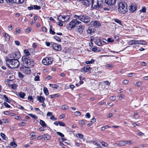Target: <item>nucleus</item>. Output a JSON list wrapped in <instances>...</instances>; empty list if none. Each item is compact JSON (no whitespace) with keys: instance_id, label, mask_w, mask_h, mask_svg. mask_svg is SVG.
<instances>
[{"instance_id":"8","label":"nucleus","mask_w":148,"mask_h":148,"mask_svg":"<svg viewBox=\"0 0 148 148\" xmlns=\"http://www.w3.org/2000/svg\"><path fill=\"white\" fill-rule=\"evenodd\" d=\"M22 64L25 66H21L20 68V71L24 73L27 74H30L31 72L30 67H32L33 66H29L30 65L23 64V62H22Z\"/></svg>"},{"instance_id":"18","label":"nucleus","mask_w":148,"mask_h":148,"mask_svg":"<svg viewBox=\"0 0 148 148\" xmlns=\"http://www.w3.org/2000/svg\"><path fill=\"white\" fill-rule=\"evenodd\" d=\"M90 0H84L82 1V3L84 5L88 6L90 4Z\"/></svg>"},{"instance_id":"53","label":"nucleus","mask_w":148,"mask_h":148,"mask_svg":"<svg viewBox=\"0 0 148 148\" xmlns=\"http://www.w3.org/2000/svg\"><path fill=\"white\" fill-rule=\"evenodd\" d=\"M81 71L82 72H84L85 73L87 72L88 71H86V68L85 67L82 68L81 69Z\"/></svg>"},{"instance_id":"45","label":"nucleus","mask_w":148,"mask_h":148,"mask_svg":"<svg viewBox=\"0 0 148 148\" xmlns=\"http://www.w3.org/2000/svg\"><path fill=\"white\" fill-rule=\"evenodd\" d=\"M146 8L145 7H142V9L140 11V12H146Z\"/></svg>"},{"instance_id":"54","label":"nucleus","mask_w":148,"mask_h":148,"mask_svg":"<svg viewBox=\"0 0 148 148\" xmlns=\"http://www.w3.org/2000/svg\"><path fill=\"white\" fill-rule=\"evenodd\" d=\"M34 80L36 81H39L40 80V77L38 75H37L34 78Z\"/></svg>"},{"instance_id":"36","label":"nucleus","mask_w":148,"mask_h":148,"mask_svg":"<svg viewBox=\"0 0 148 148\" xmlns=\"http://www.w3.org/2000/svg\"><path fill=\"white\" fill-rule=\"evenodd\" d=\"M12 82V80L7 79L5 81V83L7 85H10V82Z\"/></svg>"},{"instance_id":"2","label":"nucleus","mask_w":148,"mask_h":148,"mask_svg":"<svg viewBox=\"0 0 148 148\" xmlns=\"http://www.w3.org/2000/svg\"><path fill=\"white\" fill-rule=\"evenodd\" d=\"M6 65L11 69H15L18 68L20 63L18 60L9 59L6 61Z\"/></svg>"},{"instance_id":"24","label":"nucleus","mask_w":148,"mask_h":148,"mask_svg":"<svg viewBox=\"0 0 148 148\" xmlns=\"http://www.w3.org/2000/svg\"><path fill=\"white\" fill-rule=\"evenodd\" d=\"M60 96V95L58 94H55L54 95H50L49 96V98H53L55 97H58Z\"/></svg>"},{"instance_id":"27","label":"nucleus","mask_w":148,"mask_h":148,"mask_svg":"<svg viewBox=\"0 0 148 148\" xmlns=\"http://www.w3.org/2000/svg\"><path fill=\"white\" fill-rule=\"evenodd\" d=\"M40 123L43 127H45L47 126V125L45 121L42 120H40Z\"/></svg>"},{"instance_id":"41","label":"nucleus","mask_w":148,"mask_h":148,"mask_svg":"<svg viewBox=\"0 0 148 148\" xmlns=\"http://www.w3.org/2000/svg\"><path fill=\"white\" fill-rule=\"evenodd\" d=\"M31 30V29L30 27H28L25 30V32L26 33H29Z\"/></svg>"},{"instance_id":"57","label":"nucleus","mask_w":148,"mask_h":148,"mask_svg":"<svg viewBox=\"0 0 148 148\" xmlns=\"http://www.w3.org/2000/svg\"><path fill=\"white\" fill-rule=\"evenodd\" d=\"M50 119L52 120L55 121L57 120V118L55 117L54 116L52 115L50 117Z\"/></svg>"},{"instance_id":"50","label":"nucleus","mask_w":148,"mask_h":148,"mask_svg":"<svg viewBox=\"0 0 148 148\" xmlns=\"http://www.w3.org/2000/svg\"><path fill=\"white\" fill-rule=\"evenodd\" d=\"M21 32V30L20 29H19L18 30H16L14 32V34L15 35L17 34H18L20 33Z\"/></svg>"},{"instance_id":"7","label":"nucleus","mask_w":148,"mask_h":148,"mask_svg":"<svg viewBox=\"0 0 148 148\" xmlns=\"http://www.w3.org/2000/svg\"><path fill=\"white\" fill-rule=\"evenodd\" d=\"M116 1V0H105L106 5H103V10H110V6L114 5Z\"/></svg>"},{"instance_id":"12","label":"nucleus","mask_w":148,"mask_h":148,"mask_svg":"<svg viewBox=\"0 0 148 148\" xmlns=\"http://www.w3.org/2000/svg\"><path fill=\"white\" fill-rule=\"evenodd\" d=\"M119 141V146H123L126 144L130 145L132 143L131 140H120Z\"/></svg>"},{"instance_id":"61","label":"nucleus","mask_w":148,"mask_h":148,"mask_svg":"<svg viewBox=\"0 0 148 148\" xmlns=\"http://www.w3.org/2000/svg\"><path fill=\"white\" fill-rule=\"evenodd\" d=\"M42 31L44 32H47V28L45 27H43L42 28Z\"/></svg>"},{"instance_id":"26","label":"nucleus","mask_w":148,"mask_h":148,"mask_svg":"<svg viewBox=\"0 0 148 148\" xmlns=\"http://www.w3.org/2000/svg\"><path fill=\"white\" fill-rule=\"evenodd\" d=\"M49 85L52 88H55L56 89H57L59 86V85H58L56 84H49Z\"/></svg>"},{"instance_id":"19","label":"nucleus","mask_w":148,"mask_h":148,"mask_svg":"<svg viewBox=\"0 0 148 148\" xmlns=\"http://www.w3.org/2000/svg\"><path fill=\"white\" fill-rule=\"evenodd\" d=\"M17 95L22 99H24L25 94L24 92H21Z\"/></svg>"},{"instance_id":"22","label":"nucleus","mask_w":148,"mask_h":148,"mask_svg":"<svg viewBox=\"0 0 148 148\" xmlns=\"http://www.w3.org/2000/svg\"><path fill=\"white\" fill-rule=\"evenodd\" d=\"M128 43L129 45H132L137 44V40H130L128 42Z\"/></svg>"},{"instance_id":"11","label":"nucleus","mask_w":148,"mask_h":148,"mask_svg":"<svg viewBox=\"0 0 148 148\" xmlns=\"http://www.w3.org/2000/svg\"><path fill=\"white\" fill-rule=\"evenodd\" d=\"M70 18V16L69 15L62 16H59L58 18V19L60 22H67L69 20Z\"/></svg>"},{"instance_id":"34","label":"nucleus","mask_w":148,"mask_h":148,"mask_svg":"<svg viewBox=\"0 0 148 148\" xmlns=\"http://www.w3.org/2000/svg\"><path fill=\"white\" fill-rule=\"evenodd\" d=\"M52 25L50 26L49 32L50 34H55V32L52 30Z\"/></svg>"},{"instance_id":"23","label":"nucleus","mask_w":148,"mask_h":148,"mask_svg":"<svg viewBox=\"0 0 148 148\" xmlns=\"http://www.w3.org/2000/svg\"><path fill=\"white\" fill-rule=\"evenodd\" d=\"M147 43L145 41L137 40V44L143 45H145L147 44Z\"/></svg>"},{"instance_id":"14","label":"nucleus","mask_w":148,"mask_h":148,"mask_svg":"<svg viewBox=\"0 0 148 148\" xmlns=\"http://www.w3.org/2000/svg\"><path fill=\"white\" fill-rule=\"evenodd\" d=\"M91 25H92L95 27H97L100 26L101 24L100 23L97 21H92L90 22Z\"/></svg>"},{"instance_id":"46","label":"nucleus","mask_w":148,"mask_h":148,"mask_svg":"<svg viewBox=\"0 0 148 148\" xmlns=\"http://www.w3.org/2000/svg\"><path fill=\"white\" fill-rule=\"evenodd\" d=\"M106 102H104L103 101H101L100 102H99L98 103V105H99V106H100V105H103V104H104V105H106Z\"/></svg>"},{"instance_id":"62","label":"nucleus","mask_w":148,"mask_h":148,"mask_svg":"<svg viewBox=\"0 0 148 148\" xmlns=\"http://www.w3.org/2000/svg\"><path fill=\"white\" fill-rule=\"evenodd\" d=\"M85 68H86V71H88L90 68V66L89 65H87Z\"/></svg>"},{"instance_id":"9","label":"nucleus","mask_w":148,"mask_h":148,"mask_svg":"<svg viewBox=\"0 0 148 148\" xmlns=\"http://www.w3.org/2000/svg\"><path fill=\"white\" fill-rule=\"evenodd\" d=\"M53 61V58L52 57H47L42 60V63L45 65H49L51 64Z\"/></svg>"},{"instance_id":"29","label":"nucleus","mask_w":148,"mask_h":148,"mask_svg":"<svg viewBox=\"0 0 148 148\" xmlns=\"http://www.w3.org/2000/svg\"><path fill=\"white\" fill-rule=\"evenodd\" d=\"M43 91L44 93L46 95H49V93L47 88L45 87L43 88Z\"/></svg>"},{"instance_id":"59","label":"nucleus","mask_w":148,"mask_h":148,"mask_svg":"<svg viewBox=\"0 0 148 148\" xmlns=\"http://www.w3.org/2000/svg\"><path fill=\"white\" fill-rule=\"evenodd\" d=\"M108 41L109 42H112L114 41V40L111 38H109L108 39Z\"/></svg>"},{"instance_id":"63","label":"nucleus","mask_w":148,"mask_h":148,"mask_svg":"<svg viewBox=\"0 0 148 148\" xmlns=\"http://www.w3.org/2000/svg\"><path fill=\"white\" fill-rule=\"evenodd\" d=\"M65 117V115L64 114L61 115L59 116V118L60 119H62L64 118Z\"/></svg>"},{"instance_id":"52","label":"nucleus","mask_w":148,"mask_h":148,"mask_svg":"<svg viewBox=\"0 0 148 148\" xmlns=\"http://www.w3.org/2000/svg\"><path fill=\"white\" fill-rule=\"evenodd\" d=\"M85 117L86 118H90V115L89 113H86L85 115Z\"/></svg>"},{"instance_id":"28","label":"nucleus","mask_w":148,"mask_h":148,"mask_svg":"<svg viewBox=\"0 0 148 148\" xmlns=\"http://www.w3.org/2000/svg\"><path fill=\"white\" fill-rule=\"evenodd\" d=\"M43 137L46 140H49L51 138L50 136L47 134H44L43 135Z\"/></svg>"},{"instance_id":"37","label":"nucleus","mask_w":148,"mask_h":148,"mask_svg":"<svg viewBox=\"0 0 148 148\" xmlns=\"http://www.w3.org/2000/svg\"><path fill=\"white\" fill-rule=\"evenodd\" d=\"M68 108V106L66 105H62L61 106V109L63 110H65Z\"/></svg>"},{"instance_id":"33","label":"nucleus","mask_w":148,"mask_h":148,"mask_svg":"<svg viewBox=\"0 0 148 148\" xmlns=\"http://www.w3.org/2000/svg\"><path fill=\"white\" fill-rule=\"evenodd\" d=\"M18 86V85L16 84H14L10 85V87L14 89H16Z\"/></svg>"},{"instance_id":"1","label":"nucleus","mask_w":148,"mask_h":148,"mask_svg":"<svg viewBox=\"0 0 148 148\" xmlns=\"http://www.w3.org/2000/svg\"><path fill=\"white\" fill-rule=\"evenodd\" d=\"M24 52L25 54V56L22 57V61L23 63L30 65L29 66H33L34 65V61L32 59L27 58V56L30 55L29 51L27 49H25L24 50Z\"/></svg>"},{"instance_id":"44","label":"nucleus","mask_w":148,"mask_h":148,"mask_svg":"<svg viewBox=\"0 0 148 148\" xmlns=\"http://www.w3.org/2000/svg\"><path fill=\"white\" fill-rule=\"evenodd\" d=\"M18 76L19 78H23L24 77L23 75L20 72H18Z\"/></svg>"},{"instance_id":"49","label":"nucleus","mask_w":148,"mask_h":148,"mask_svg":"<svg viewBox=\"0 0 148 148\" xmlns=\"http://www.w3.org/2000/svg\"><path fill=\"white\" fill-rule=\"evenodd\" d=\"M1 136L3 138V139L5 140L6 137L5 135L3 133H1Z\"/></svg>"},{"instance_id":"25","label":"nucleus","mask_w":148,"mask_h":148,"mask_svg":"<svg viewBox=\"0 0 148 148\" xmlns=\"http://www.w3.org/2000/svg\"><path fill=\"white\" fill-rule=\"evenodd\" d=\"M76 136L77 137L79 138L83 139L84 140H85V139H83L84 136L81 134L78 133L76 134Z\"/></svg>"},{"instance_id":"40","label":"nucleus","mask_w":148,"mask_h":148,"mask_svg":"<svg viewBox=\"0 0 148 148\" xmlns=\"http://www.w3.org/2000/svg\"><path fill=\"white\" fill-rule=\"evenodd\" d=\"M3 104L7 108H11V106L6 102H4Z\"/></svg>"},{"instance_id":"51","label":"nucleus","mask_w":148,"mask_h":148,"mask_svg":"<svg viewBox=\"0 0 148 148\" xmlns=\"http://www.w3.org/2000/svg\"><path fill=\"white\" fill-rule=\"evenodd\" d=\"M74 114L75 115L79 116L80 115L81 113L79 111H77L75 112Z\"/></svg>"},{"instance_id":"30","label":"nucleus","mask_w":148,"mask_h":148,"mask_svg":"<svg viewBox=\"0 0 148 148\" xmlns=\"http://www.w3.org/2000/svg\"><path fill=\"white\" fill-rule=\"evenodd\" d=\"M87 33L88 34H91L92 33H93L95 32V30L93 29L92 30L91 28H89L86 31Z\"/></svg>"},{"instance_id":"39","label":"nucleus","mask_w":148,"mask_h":148,"mask_svg":"<svg viewBox=\"0 0 148 148\" xmlns=\"http://www.w3.org/2000/svg\"><path fill=\"white\" fill-rule=\"evenodd\" d=\"M114 21H115V22L118 23V24H119L121 25H122V24H121V21L119 20L118 19H114Z\"/></svg>"},{"instance_id":"64","label":"nucleus","mask_w":148,"mask_h":148,"mask_svg":"<svg viewBox=\"0 0 148 148\" xmlns=\"http://www.w3.org/2000/svg\"><path fill=\"white\" fill-rule=\"evenodd\" d=\"M96 121V119L94 118H93L91 119L90 122L92 123V124L93 123Z\"/></svg>"},{"instance_id":"38","label":"nucleus","mask_w":148,"mask_h":148,"mask_svg":"<svg viewBox=\"0 0 148 148\" xmlns=\"http://www.w3.org/2000/svg\"><path fill=\"white\" fill-rule=\"evenodd\" d=\"M11 146H13L14 147H16L17 146V145L14 142H12L10 143Z\"/></svg>"},{"instance_id":"6","label":"nucleus","mask_w":148,"mask_h":148,"mask_svg":"<svg viewBox=\"0 0 148 148\" xmlns=\"http://www.w3.org/2000/svg\"><path fill=\"white\" fill-rule=\"evenodd\" d=\"M36 2V3L39 5H43V1L41 0H34ZM28 9L29 10H31L33 9L39 10L40 9L41 7L40 6H38L36 5H32L31 6L28 7Z\"/></svg>"},{"instance_id":"58","label":"nucleus","mask_w":148,"mask_h":148,"mask_svg":"<svg viewBox=\"0 0 148 148\" xmlns=\"http://www.w3.org/2000/svg\"><path fill=\"white\" fill-rule=\"evenodd\" d=\"M86 121V120H82L80 121L79 123L81 124H84L85 123Z\"/></svg>"},{"instance_id":"4","label":"nucleus","mask_w":148,"mask_h":148,"mask_svg":"<svg viewBox=\"0 0 148 148\" xmlns=\"http://www.w3.org/2000/svg\"><path fill=\"white\" fill-rule=\"evenodd\" d=\"M74 17L76 19H79L82 22L85 23H88L90 20V17L83 14H81L79 15H75L74 16Z\"/></svg>"},{"instance_id":"55","label":"nucleus","mask_w":148,"mask_h":148,"mask_svg":"<svg viewBox=\"0 0 148 148\" xmlns=\"http://www.w3.org/2000/svg\"><path fill=\"white\" fill-rule=\"evenodd\" d=\"M57 133L58 135H60L61 137H64V135L60 132H57Z\"/></svg>"},{"instance_id":"42","label":"nucleus","mask_w":148,"mask_h":148,"mask_svg":"<svg viewBox=\"0 0 148 148\" xmlns=\"http://www.w3.org/2000/svg\"><path fill=\"white\" fill-rule=\"evenodd\" d=\"M54 37V39H56V40L58 41V42H61V39L58 37L57 36H55Z\"/></svg>"},{"instance_id":"43","label":"nucleus","mask_w":148,"mask_h":148,"mask_svg":"<svg viewBox=\"0 0 148 148\" xmlns=\"http://www.w3.org/2000/svg\"><path fill=\"white\" fill-rule=\"evenodd\" d=\"M101 143V145L105 147H108V144L107 143H105L104 142H102Z\"/></svg>"},{"instance_id":"20","label":"nucleus","mask_w":148,"mask_h":148,"mask_svg":"<svg viewBox=\"0 0 148 148\" xmlns=\"http://www.w3.org/2000/svg\"><path fill=\"white\" fill-rule=\"evenodd\" d=\"M24 0H13V2L16 4H21L24 2Z\"/></svg>"},{"instance_id":"60","label":"nucleus","mask_w":148,"mask_h":148,"mask_svg":"<svg viewBox=\"0 0 148 148\" xmlns=\"http://www.w3.org/2000/svg\"><path fill=\"white\" fill-rule=\"evenodd\" d=\"M14 42L16 45L19 46L20 45V43L18 40H15Z\"/></svg>"},{"instance_id":"5","label":"nucleus","mask_w":148,"mask_h":148,"mask_svg":"<svg viewBox=\"0 0 148 148\" xmlns=\"http://www.w3.org/2000/svg\"><path fill=\"white\" fill-rule=\"evenodd\" d=\"M118 6V11L121 14H125L127 11V5L125 2L119 3Z\"/></svg>"},{"instance_id":"47","label":"nucleus","mask_w":148,"mask_h":148,"mask_svg":"<svg viewBox=\"0 0 148 148\" xmlns=\"http://www.w3.org/2000/svg\"><path fill=\"white\" fill-rule=\"evenodd\" d=\"M59 125L60 126H65V124L63 122L59 121Z\"/></svg>"},{"instance_id":"32","label":"nucleus","mask_w":148,"mask_h":148,"mask_svg":"<svg viewBox=\"0 0 148 148\" xmlns=\"http://www.w3.org/2000/svg\"><path fill=\"white\" fill-rule=\"evenodd\" d=\"M95 62V60L93 59H92L90 61H86L85 62V63L86 64H91L94 63Z\"/></svg>"},{"instance_id":"13","label":"nucleus","mask_w":148,"mask_h":148,"mask_svg":"<svg viewBox=\"0 0 148 148\" xmlns=\"http://www.w3.org/2000/svg\"><path fill=\"white\" fill-rule=\"evenodd\" d=\"M20 53L19 52L16 51L13 53L12 58L14 60H17L21 57Z\"/></svg>"},{"instance_id":"31","label":"nucleus","mask_w":148,"mask_h":148,"mask_svg":"<svg viewBox=\"0 0 148 148\" xmlns=\"http://www.w3.org/2000/svg\"><path fill=\"white\" fill-rule=\"evenodd\" d=\"M32 134H30V135H31V137L30 139L31 140H32L35 139L36 138L35 134V132H32Z\"/></svg>"},{"instance_id":"10","label":"nucleus","mask_w":148,"mask_h":148,"mask_svg":"<svg viewBox=\"0 0 148 148\" xmlns=\"http://www.w3.org/2000/svg\"><path fill=\"white\" fill-rule=\"evenodd\" d=\"M81 23V22L77 21L76 19H73L69 23L68 27L71 29H72L74 28L77 25H79Z\"/></svg>"},{"instance_id":"35","label":"nucleus","mask_w":148,"mask_h":148,"mask_svg":"<svg viewBox=\"0 0 148 148\" xmlns=\"http://www.w3.org/2000/svg\"><path fill=\"white\" fill-rule=\"evenodd\" d=\"M28 115L30 116L32 118L37 119H38V117L36 115L33 114H29Z\"/></svg>"},{"instance_id":"21","label":"nucleus","mask_w":148,"mask_h":148,"mask_svg":"<svg viewBox=\"0 0 148 148\" xmlns=\"http://www.w3.org/2000/svg\"><path fill=\"white\" fill-rule=\"evenodd\" d=\"M3 36L4 37L5 40L6 41H9L10 39V36L8 34L5 33L3 34Z\"/></svg>"},{"instance_id":"48","label":"nucleus","mask_w":148,"mask_h":148,"mask_svg":"<svg viewBox=\"0 0 148 148\" xmlns=\"http://www.w3.org/2000/svg\"><path fill=\"white\" fill-rule=\"evenodd\" d=\"M77 32L80 34H81L82 33L84 29H80L79 28H77Z\"/></svg>"},{"instance_id":"16","label":"nucleus","mask_w":148,"mask_h":148,"mask_svg":"<svg viewBox=\"0 0 148 148\" xmlns=\"http://www.w3.org/2000/svg\"><path fill=\"white\" fill-rule=\"evenodd\" d=\"M37 99L39 102L43 103L45 100V98L42 96H37Z\"/></svg>"},{"instance_id":"3","label":"nucleus","mask_w":148,"mask_h":148,"mask_svg":"<svg viewBox=\"0 0 148 148\" xmlns=\"http://www.w3.org/2000/svg\"><path fill=\"white\" fill-rule=\"evenodd\" d=\"M91 1L92 8L95 9L103 8V0H91Z\"/></svg>"},{"instance_id":"17","label":"nucleus","mask_w":148,"mask_h":148,"mask_svg":"<svg viewBox=\"0 0 148 148\" xmlns=\"http://www.w3.org/2000/svg\"><path fill=\"white\" fill-rule=\"evenodd\" d=\"M129 10L131 12H133L137 9V7L135 5H131L129 7Z\"/></svg>"},{"instance_id":"15","label":"nucleus","mask_w":148,"mask_h":148,"mask_svg":"<svg viewBox=\"0 0 148 148\" xmlns=\"http://www.w3.org/2000/svg\"><path fill=\"white\" fill-rule=\"evenodd\" d=\"M52 47L54 49L57 51H60L61 49L60 45L57 43H54L52 45Z\"/></svg>"},{"instance_id":"56","label":"nucleus","mask_w":148,"mask_h":148,"mask_svg":"<svg viewBox=\"0 0 148 148\" xmlns=\"http://www.w3.org/2000/svg\"><path fill=\"white\" fill-rule=\"evenodd\" d=\"M113 66L112 64H107L105 65V67L106 68L112 67Z\"/></svg>"}]
</instances>
